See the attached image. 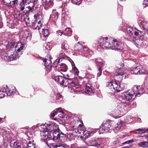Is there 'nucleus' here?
Returning a JSON list of instances; mask_svg holds the SVG:
<instances>
[{"label": "nucleus", "mask_w": 148, "mask_h": 148, "mask_svg": "<svg viewBox=\"0 0 148 148\" xmlns=\"http://www.w3.org/2000/svg\"><path fill=\"white\" fill-rule=\"evenodd\" d=\"M53 4V0H43L42 5L46 8L50 7Z\"/></svg>", "instance_id": "31"}, {"label": "nucleus", "mask_w": 148, "mask_h": 148, "mask_svg": "<svg viewBox=\"0 0 148 148\" xmlns=\"http://www.w3.org/2000/svg\"><path fill=\"white\" fill-rule=\"evenodd\" d=\"M34 3L33 2H30L28 6L25 8V10L23 11V12L25 13L30 12H32L34 8Z\"/></svg>", "instance_id": "20"}, {"label": "nucleus", "mask_w": 148, "mask_h": 148, "mask_svg": "<svg viewBox=\"0 0 148 148\" xmlns=\"http://www.w3.org/2000/svg\"><path fill=\"white\" fill-rule=\"evenodd\" d=\"M134 140L131 139V140H130L129 141H126V143H132V142H134Z\"/></svg>", "instance_id": "59"}, {"label": "nucleus", "mask_w": 148, "mask_h": 148, "mask_svg": "<svg viewBox=\"0 0 148 148\" xmlns=\"http://www.w3.org/2000/svg\"><path fill=\"white\" fill-rule=\"evenodd\" d=\"M10 0H2L3 2L5 4L7 3Z\"/></svg>", "instance_id": "61"}, {"label": "nucleus", "mask_w": 148, "mask_h": 148, "mask_svg": "<svg viewBox=\"0 0 148 148\" xmlns=\"http://www.w3.org/2000/svg\"><path fill=\"white\" fill-rule=\"evenodd\" d=\"M125 74V73L124 71H123L121 68H118L116 69L114 77L115 78H116L118 76H122Z\"/></svg>", "instance_id": "25"}, {"label": "nucleus", "mask_w": 148, "mask_h": 148, "mask_svg": "<svg viewBox=\"0 0 148 148\" xmlns=\"http://www.w3.org/2000/svg\"><path fill=\"white\" fill-rule=\"evenodd\" d=\"M36 146L31 141H29L28 143L27 144V148H34Z\"/></svg>", "instance_id": "46"}, {"label": "nucleus", "mask_w": 148, "mask_h": 148, "mask_svg": "<svg viewBox=\"0 0 148 148\" xmlns=\"http://www.w3.org/2000/svg\"><path fill=\"white\" fill-rule=\"evenodd\" d=\"M111 45L108 46V49H111L114 50H119L122 49L123 46V44L118 42L116 39L113 40L112 41Z\"/></svg>", "instance_id": "8"}, {"label": "nucleus", "mask_w": 148, "mask_h": 148, "mask_svg": "<svg viewBox=\"0 0 148 148\" xmlns=\"http://www.w3.org/2000/svg\"><path fill=\"white\" fill-rule=\"evenodd\" d=\"M145 136L146 138H145L148 140V134H147L146 135H145Z\"/></svg>", "instance_id": "64"}, {"label": "nucleus", "mask_w": 148, "mask_h": 148, "mask_svg": "<svg viewBox=\"0 0 148 148\" xmlns=\"http://www.w3.org/2000/svg\"><path fill=\"white\" fill-rule=\"evenodd\" d=\"M70 130L72 133L75 134L77 133L80 134L81 133L82 129L80 127H78V125H73V123H72L71 125Z\"/></svg>", "instance_id": "17"}, {"label": "nucleus", "mask_w": 148, "mask_h": 148, "mask_svg": "<svg viewBox=\"0 0 148 148\" xmlns=\"http://www.w3.org/2000/svg\"><path fill=\"white\" fill-rule=\"evenodd\" d=\"M33 129V128H32V129H29L28 130V132H27V135L28 136H29V134H30V135H32V133H31L32 134H31V133H29V131H32V129Z\"/></svg>", "instance_id": "57"}, {"label": "nucleus", "mask_w": 148, "mask_h": 148, "mask_svg": "<svg viewBox=\"0 0 148 148\" xmlns=\"http://www.w3.org/2000/svg\"><path fill=\"white\" fill-rule=\"evenodd\" d=\"M56 34L57 35L61 36L63 34H64V32L60 30H59L56 32Z\"/></svg>", "instance_id": "52"}, {"label": "nucleus", "mask_w": 148, "mask_h": 148, "mask_svg": "<svg viewBox=\"0 0 148 148\" xmlns=\"http://www.w3.org/2000/svg\"><path fill=\"white\" fill-rule=\"evenodd\" d=\"M44 46L45 47V50H47L48 51H49L50 49V48L48 46L47 43H45L44 45Z\"/></svg>", "instance_id": "53"}, {"label": "nucleus", "mask_w": 148, "mask_h": 148, "mask_svg": "<svg viewBox=\"0 0 148 148\" xmlns=\"http://www.w3.org/2000/svg\"><path fill=\"white\" fill-rule=\"evenodd\" d=\"M143 4L146 5L148 6V0H145L143 1Z\"/></svg>", "instance_id": "56"}, {"label": "nucleus", "mask_w": 148, "mask_h": 148, "mask_svg": "<svg viewBox=\"0 0 148 148\" xmlns=\"http://www.w3.org/2000/svg\"><path fill=\"white\" fill-rule=\"evenodd\" d=\"M85 67L86 68V69L87 70H91L90 68L89 67V66H88L87 65V66H86Z\"/></svg>", "instance_id": "60"}, {"label": "nucleus", "mask_w": 148, "mask_h": 148, "mask_svg": "<svg viewBox=\"0 0 148 148\" xmlns=\"http://www.w3.org/2000/svg\"><path fill=\"white\" fill-rule=\"evenodd\" d=\"M56 115H57V111H54V112H52V113H51L50 115L51 118H53Z\"/></svg>", "instance_id": "49"}, {"label": "nucleus", "mask_w": 148, "mask_h": 148, "mask_svg": "<svg viewBox=\"0 0 148 148\" xmlns=\"http://www.w3.org/2000/svg\"><path fill=\"white\" fill-rule=\"evenodd\" d=\"M65 54L64 53H61L60 55V58L58 60V62L62 58H65Z\"/></svg>", "instance_id": "48"}, {"label": "nucleus", "mask_w": 148, "mask_h": 148, "mask_svg": "<svg viewBox=\"0 0 148 148\" xmlns=\"http://www.w3.org/2000/svg\"><path fill=\"white\" fill-rule=\"evenodd\" d=\"M71 65L72 67V69L74 68V67H76L75 66V65L74 63V62H73L71 63Z\"/></svg>", "instance_id": "62"}, {"label": "nucleus", "mask_w": 148, "mask_h": 148, "mask_svg": "<svg viewBox=\"0 0 148 148\" xmlns=\"http://www.w3.org/2000/svg\"><path fill=\"white\" fill-rule=\"evenodd\" d=\"M61 48L63 51H66L69 48V46L66 42H64L62 43Z\"/></svg>", "instance_id": "39"}, {"label": "nucleus", "mask_w": 148, "mask_h": 148, "mask_svg": "<svg viewBox=\"0 0 148 148\" xmlns=\"http://www.w3.org/2000/svg\"><path fill=\"white\" fill-rule=\"evenodd\" d=\"M122 105L120 103H118L117 106L115 110L112 111L111 112V116L116 118L120 117L121 116H119V115H122L121 114V112L123 111V109H122Z\"/></svg>", "instance_id": "9"}, {"label": "nucleus", "mask_w": 148, "mask_h": 148, "mask_svg": "<svg viewBox=\"0 0 148 148\" xmlns=\"http://www.w3.org/2000/svg\"><path fill=\"white\" fill-rule=\"evenodd\" d=\"M42 24L40 21H35L32 23V27L34 29L39 30L42 26Z\"/></svg>", "instance_id": "24"}, {"label": "nucleus", "mask_w": 148, "mask_h": 148, "mask_svg": "<svg viewBox=\"0 0 148 148\" xmlns=\"http://www.w3.org/2000/svg\"><path fill=\"white\" fill-rule=\"evenodd\" d=\"M138 145L141 147L146 148L148 147V142L146 141L141 142L138 144Z\"/></svg>", "instance_id": "40"}, {"label": "nucleus", "mask_w": 148, "mask_h": 148, "mask_svg": "<svg viewBox=\"0 0 148 148\" xmlns=\"http://www.w3.org/2000/svg\"><path fill=\"white\" fill-rule=\"evenodd\" d=\"M124 61H123V62H120L119 63V65L121 67H123L124 66L125 64H124Z\"/></svg>", "instance_id": "54"}, {"label": "nucleus", "mask_w": 148, "mask_h": 148, "mask_svg": "<svg viewBox=\"0 0 148 148\" xmlns=\"http://www.w3.org/2000/svg\"><path fill=\"white\" fill-rule=\"evenodd\" d=\"M45 126V127L43 128V130H45L48 132L55 131V130H56L58 128L56 124L50 122H48L47 124L45 123L43 126L44 127ZM41 126L42 127L43 125H41Z\"/></svg>", "instance_id": "14"}, {"label": "nucleus", "mask_w": 148, "mask_h": 148, "mask_svg": "<svg viewBox=\"0 0 148 148\" xmlns=\"http://www.w3.org/2000/svg\"><path fill=\"white\" fill-rule=\"evenodd\" d=\"M145 33H148V22L144 21L140 23Z\"/></svg>", "instance_id": "28"}, {"label": "nucleus", "mask_w": 148, "mask_h": 148, "mask_svg": "<svg viewBox=\"0 0 148 148\" xmlns=\"http://www.w3.org/2000/svg\"><path fill=\"white\" fill-rule=\"evenodd\" d=\"M24 47V45L21 42L15 45V47H13L12 45L11 48L13 49V50H14L13 53V54L9 56L7 54H2L1 53V57L3 59L6 61H12L16 60L22 54V51L23 50Z\"/></svg>", "instance_id": "3"}, {"label": "nucleus", "mask_w": 148, "mask_h": 148, "mask_svg": "<svg viewBox=\"0 0 148 148\" xmlns=\"http://www.w3.org/2000/svg\"><path fill=\"white\" fill-rule=\"evenodd\" d=\"M71 30L69 27L66 28L64 32V34L68 36H70L71 35Z\"/></svg>", "instance_id": "37"}, {"label": "nucleus", "mask_w": 148, "mask_h": 148, "mask_svg": "<svg viewBox=\"0 0 148 148\" xmlns=\"http://www.w3.org/2000/svg\"><path fill=\"white\" fill-rule=\"evenodd\" d=\"M47 57V58H45V59L43 60V61L45 63L46 70L47 72L48 73L49 72L51 69V59L49 55H48Z\"/></svg>", "instance_id": "16"}, {"label": "nucleus", "mask_w": 148, "mask_h": 148, "mask_svg": "<svg viewBox=\"0 0 148 148\" xmlns=\"http://www.w3.org/2000/svg\"><path fill=\"white\" fill-rule=\"evenodd\" d=\"M74 49L75 50L79 52L78 54H81L84 51L83 46L79 42L75 45Z\"/></svg>", "instance_id": "23"}, {"label": "nucleus", "mask_w": 148, "mask_h": 148, "mask_svg": "<svg viewBox=\"0 0 148 148\" xmlns=\"http://www.w3.org/2000/svg\"><path fill=\"white\" fill-rule=\"evenodd\" d=\"M80 148H87L86 147L82 145L80 147Z\"/></svg>", "instance_id": "63"}, {"label": "nucleus", "mask_w": 148, "mask_h": 148, "mask_svg": "<svg viewBox=\"0 0 148 148\" xmlns=\"http://www.w3.org/2000/svg\"><path fill=\"white\" fill-rule=\"evenodd\" d=\"M130 72L132 74L136 75L145 74L146 73L144 68L142 66L137 64L136 66H134L130 70Z\"/></svg>", "instance_id": "7"}, {"label": "nucleus", "mask_w": 148, "mask_h": 148, "mask_svg": "<svg viewBox=\"0 0 148 148\" xmlns=\"http://www.w3.org/2000/svg\"><path fill=\"white\" fill-rule=\"evenodd\" d=\"M66 135L62 132L60 133L59 132V134H58L57 138H58L57 140H58V141H61L62 142H64L65 138H66Z\"/></svg>", "instance_id": "34"}, {"label": "nucleus", "mask_w": 148, "mask_h": 148, "mask_svg": "<svg viewBox=\"0 0 148 148\" xmlns=\"http://www.w3.org/2000/svg\"><path fill=\"white\" fill-rule=\"evenodd\" d=\"M49 33L48 30L46 29H42V33L40 34V37L42 39L44 40L43 38H47L49 35Z\"/></svg>", "instance_id": "35"}, {"label": "nucleus", "mask_w": 148, "mask_h": 148, "mask_svg": "<svg viewBox=\"0 0 148 148\" xmlns=\"http://www.w3.org/2000/svg\"><path fill=\"white\" fill-rule=\"evenodd\" d=\"M25 16L26 15L20 13V12H17L16 14L14 15V18L15 19L20 21H26L25 18Z\"/></svg>", "instance_id": "21"}, {"label": "nucleus", "mask_w": 148, "mask_h": 148, "mask_svg": "<svg viewBox=\"0 0 148 148\" xmlns=\"http://www.w3.org/2000/svg\"><path fill=\"white\" fill-rule=\"evenodd\" d=\"M98 44L103 49L107 48L110 45V40L108 37L100 39L98 41Z\"/></svg>", "instance_id": "12"}, {"label": "nucleus", "mask_w": 148, "mask_h": 148, "mask_svg": "<svg viewBox=\"0 0 148 148\" xmlns=\"http://www.w3.org/2000/svg\"><path fill=\"white\" fill-rule=\"evenodd\" d=\"M71 1L74 4L79 5L82 3V0H71Z\"/></svg>", "instance_id": "43"}, {"label": "nucleus", "mask_w": 148, "mask_h": 148, "mask_svg": "<svg viewBox=\"0 0 148 148\" xmlns=\"http://www.w3.org/2000/svg\"><path fill=\"white\" fill-rule=\"evenodd\" d=\"M55 96L56 97L57 101H59L60 99L62 98V96L59 93H58Z\"/></svg>", "instance_id": "50"}, {"label": "nucleus", "mask_w": 148, "mask_h": 148, "mask_svg": "<svg viewBox=\"0 0 148 148\" xmlns=\"http://www.w3.org/2000/svg\"><path fill=\"white\" fill-rule=\"evenodd\" d=\"M50 146L51 148H66V146L64 144L60 143H51Z\"/></svg>", "instance_id": "26"}, {"label": "nucleus", "mask_w": 148, "mask_h": 148, "mask_svg": "<svg viewBox=\"0 0 148 148\" xmlns=\"http://www.w3.org/2000/svg\"><path fill=\"white\" fill-rule=\"evenodd\" d=\"M13 148H21V145L20 143L14 142L13 145Z\"/></svg>", "instance_id": "45"}, {"label": "nucleus", "mask_w": 148, "mask_h": 148, "mask_svg": "<svg viewBox=\"0 0 148 148\" xmlns=\"http://www.w3.org/2000/svg\"><path fill=\"white\" fill-rule=\"evenodd\" d=\"M135 133L142 134L143 133L147 132L146 129L145 130L143 129H139L135 130Z\"/></svg>", "instance_id": "41"}, {"label": "nucleus", "mask_w": 148, "mask_h": 148, "mask_svg": "<svg viewBox=\"0 0 148 148\" xmlns=\"http://www.w3.org/2000/svg\"><path fill=\"white\" fill-rule=\"evenodd\" d=\"M95 64L98 68H102L104 66L105 62L101 58H98L95 59Z\"/></svg>", "instance_id": "29"}, {"label": "nucleus", "mask_w": 148, "mask_h": 148, "mask_svg": "<svg viewBox=\"0 0 148 148\" xmlns=\"http://www.w3.org/2000/svg\"><path fill=\"white\" fill-rule=\"evenodd\" d=\"M57 114L58 116L60 118H64L65 114L64 113L62 110L61 108L57 109Z\"/></svg>", "instance_id": "36"}, {"label": "nucleus", "mask_w": 148, "mask_h": 148, "mask_svg": "<svg viewBox=\"0 0 148 148\" xmlns=\"http://www.w3.org/2000/svg\"><path fill=\"white\" fill-rule=\"evenodd\" d=\"M15 89L14 86L9 87L7 85H4L0 89V98L4 97V93H6L8 96H10L15 93Z\"/></svg>", "instance_id": "6"}, {"label": "nucleus", "mask_w": 148, "mask_h": 148, "mask_svg": "<svg viewBox=\"0 0 148 148\" xmlns=\"http://www.w3.org/2000/svg\"><path fill=\"white\" fill-rule=\"evenodd\" d=\"M57 65L55 66L59 71L62 72H66L67 69V66L64 64H60L59 62L57 63Z\"/></svg>", "instance_id": "22"}, {"label": "nucleus", "mask_w": 148, "mask_h": 148, "mask_svg": "<svg viewBox=\"0 0 148 148\" xmlns=\"http://www.w3.org/2000/svg\"><path fill=\"white\" fill-rule=\"evenodd\" d=\"M135 60V59H134L132 60H130V61H129L128 62L129 63H131L132 64H134V63H135V61H134Z\"/></svg>", "instance_id": "58"}, {"label": "nucleus", "mask_w": 148, "mask_h": 148, "mask_svg": "<svg viewBox=\"0 0 148 148\" xmlns=\"http://www.w3.org/2000/svg\"><path fill=\"white\" fill-rule=\"evenodd\" d=\"M123 121H121L117 123L113 130L114 131L115 133H116L118 132L121 131L123 129Z\"/></svg>", "instance_id": "19"}, {"label": "nucleus", "mask_w": 148, "mask_h": 148, "mask_svg": "<svg viewBox=\"0 0 148 148\" xmlns=\"http://www.w3.org/2000/svg\"><path fill=\"white\" fill-rule=\"evenodd\" d=\"M144 91V89L140 86H134L132 89L123 92L122 96V99L121 103L123 105V107H129V102L128 101H132L136 97L140 96Z\"/></svg>", "instance_id": "1"}, {"label": "nucleus", "mask_w": 148, "mask_h": 148, "mask_svg": "<svg viewBox=\"0 0 148 148\" xmlns=\"http://www.w3.org/2000/svg\"><path fill=\"white\" fill-rule=\"evenodd\" d=\"M25 4L21 2L19 4L18 8L21 11L23 12L25 10Z\"/></svg>", "instance_id": "47"}, {"label": "nucleus", "mask_w": 148, "mask_h": 148, "mask_svg": "<svg viewBox=\"0 0 148 148\" xmlns=\"http://www.w3.org/2000/svg\"><path fill=\"white\" fill-rule=\"evenodd\" d=\"M76 135L75 134L72 132L68 134V137L69 138L70 140H74Z\"/></svg>", "instance_id": "42"}, {"label": "nucleus", "mask_w": 148, "mask_h": 148, "mask_svg": "<svg viewBox=\"0 0 148 148\" xmlns=\"http://www.w3.org/2000/svg\"><path fill=\"white\" fill-rule=\"evenodd\" d=\"M64 77L66 81H67L69 83V87H72V88L73 89H75V88H77V85L73 82V80L71 77L69 75V74H66L64 75Z\"/></svg>", "instance_id": "15"}, {"label": "nucleus", "mask_w": 148, "mask_h": 148, "mask_svg": "<svg viewBox=\"0 0 148 148\" xmlns=\"http://www.w3.org/2000/svg\"><path fill=\"white\" fill-rule=\"evenodd\" d=\"M18 0H14L10 1V3L7 2L6 4L8 6L10 7H13L14 6L17 5Z\"/></svg>", "instance_id": "38"}, {"label": "nucleus", "mask_w": 148, "mask_h": 148, "mask_svg": "<svg viewBox=\"0 0 148 148\" xmlns=\"http://www.w3.org/2000/svg\"><path fill=\"white\" fill-rule=\"evenodd\" d=\"M29 0H22L21 2L25 5Z\"/></svg>", "instance_id": "55"}, {"label": "nucleus", "mask_w": 148, "mask_h": 148, "mask_svg": "<svg viewBox=\"0 0 148 148\" xmlns=\"http://www.w3.org/2000/svg\"><path fill=\"white\" fill-rule=\"evenodd\" d=\"M84 50L83 52L82 53L84 54V56H85L86 57L89 58L93 54V52L92 51L86 48L84 49Z\"/></svg>", "instance_id": "30"}, {"label": "nucleus", "mask_w": 148, "mask_h": 148, "mask_svg": "<svg viewBox=\"0 0 148 148\" xmlns=\"http://www.w3.org/2000/svg\"><path fill=\"white\" fill-rule=\"evenodd\" d=\"M85 92L87 94L90 95H93V94L94 93V90L91 87V86L89 84H87L86 85Z\"/></svg>", "instance_id": "27"}, {"label": "nucleus", "mask_w": 148, "mask_h": 148, "mask_svg": "<svg viewBox=\"0 0 148 148\" xmlns=\"http://www.w3.org/2000/svg\"><path fill=\"white\" fill-rule=\"evenodd\" d=\"M102 141L101 138H92L89 140L86 144L88 146L98 147L102 144Z\"/></svg>", "instance_id": "13"}, {"label": "nucleus", "mask_w": 148, "mask_h": 148, "mask_svg": "<svg viewBox=\"0 0 148 148\" xmlns=\"http://www.w3.org/2000/svg\"><path fill=\"white\" fill-rule=\"evenodd\" d=\"M127 32L130 36V41H133V43L138 48L144 45V40L146 36L135 27H129L127 29Z\"/></svg>", "instance_id": "2"}, {"label": "nucleus", "mask_w": 148, "mask_h": 148, "mask_svg": "<svg viewBox=\"0 0 148 148\" xmlns=\"http://www.w3.org/2000/svg\"><path fill=\"white\" fill-rule=\"evenodd\" d=\"M91 132L88 131L83 130H82L81 133L80 134H82L83 136H81L80 137V138L83 141H84L88 138L90 135Z\"/></svg>", "instance_id": "18"}, {"label": "nucleus", "mask_w": 148, "mask_h": 148, "mask_svg": "<svg viewBox=\"0 0 148 148\" xmlns=\"http://www.w3.org/2000/svg\"><path fill=\"white\" fill-rule=\"evenodd\" d=\"M58 13L56 12L55 10H53L52 13L51 15L50 18L53 21H55L57 20L58 16Z\"/></svg>", "instance_id": "33"}, {"label": "nucleus", "mask_w": 148, "mask_h": 148, "mask_svg": "<svg viewBox=\"0 0 148 148\" xmlns=\"http://www.w3.org/2000/svg\"><path fill=\"white\" fill-rule=\"evenodd\" d=\"M112 129L111 123L108 121H107L105 123L103 122L99 129V134L103 133L104 132H108L109 130Z\"/></svg>", "instance_id": "10"}, {"label": "nucleus", "mask_w": 148, "mask_h": 148, "mask_svg": "<svg viewBox=\"0 0 148 148\" xmlns=\"http://www.w3.org/2000/svg\"><path fill=\"white\" fill-rule=\"evenodd\" d=\"M22 38L24 40L29 41L30 40L31 36L28 31H25L22 35Z\"/></svg>", "instance_id": "32"}, {"label": "nucleus", "mask_w": 148, "mask_h": 148, "mask_svg": "<svg viewBox=\"0 0 148 148\" xmlns=\"http://www.w3.org/2000/svg\"><path fill=\"white\" fill-rule=\"evenodd\" d=\"M102 68H98L99 72L97 74V77H99L102 73Z\"/></svg>", "instance_id": "51"}, {"label": "nucleus", "mask_w": 148, "mask_h": 148, "mask_svg": "<svg viewBox=\"0 0 148 148\" xmlns=\"http://www.w3.org/2000/svg\"><path fill=\"white\" fill-rule=\"evenodd\" d=\"M40 136L41 137V141L44 142L45 144L49 146L48 143V138L53 140H56L58 138L57 136L59 134V132L56 130L54 131L48 132L45 130H43L40 131Z\"/></svg>", "instance_id": "4"}, {"label": "nucleus", "mask_w": 148, "mask_h": 148, "mask_svg": "<svg viewBox=\"0 0 148 148\" xmlns=\"http://www.w3.org/2000/svg\"><path fill=\"white\" fill-rule=\"evenodd\" d=\"M53 79L56 82L65 87H67L69 85L68 82L66 81L64 77L62 76H54L53 77Z\"/></svg>", "instance_id": "11"}, {"label": "nucleus", "mask_w": 148, "mask_h": 148, "mask_svg": "<svg viewBox=\"0 0 148 148\" xmlns=\"http://www.w3.org/2000/svg\"><path fill=\"white\" fill-rule=\"evenodd\" d=\"M74 68L72 69L73 71L74 74L76 77L77 78L79 77L78 76L79 73V70L76 67H74Z\"/></svg>", "instance_id": "44"}, {"label": "nucleus", "mask_w": 148, "mask_h": 148, "mask_svg": "<svg viewBox=\"0 0 148 148\" xmlns=\"http://www.w3.org/2000/svg\"><path fill=\"white\" fill-rule=\"evenodd\" d=\"M107 87L111 91L119 92L126 87V85L118 81L111 82L108 83Z\"/></svg>", "instance_id": "5"}]
</instances>
